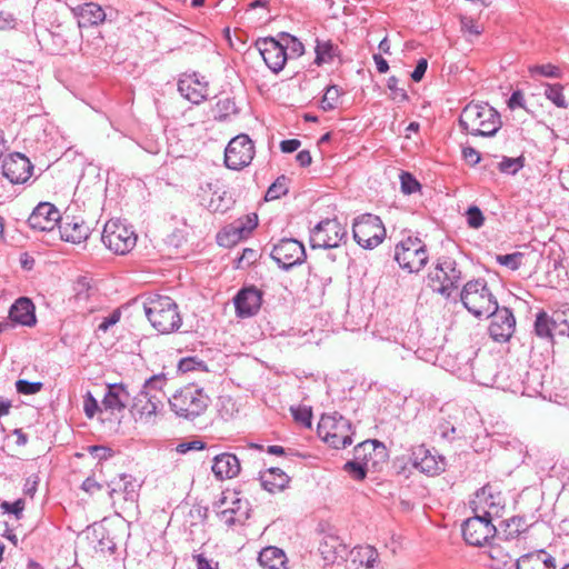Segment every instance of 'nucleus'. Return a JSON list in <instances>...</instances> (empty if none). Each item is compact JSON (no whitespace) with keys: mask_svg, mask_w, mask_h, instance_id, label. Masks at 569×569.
<instances>
[{"mask_svg":"<svg viewBox=\"0 0 569 569\" xmlns=\"http://www.w3.org/2000/svg\"><path fill=\"white\" fill-rule=\"evenodd\" d=\"M460 127L471 136L492 137L501 128L500 113L488 103H468L459 117Z\"/></svg>","mask_w":569,"mask_h":569,"instance_id":"f257e3e1","label":"nucleus"},{"mask_svg":"<svg viewBox=\"0 0 569 569\" xmlns=\"http://www.w3.org/2000/svg\"><path fill=\"white\" fill-rule=\"evenodd\" d=\"M144 315L161 335L177 331L182 325L178 305L168 296L152 295L143 302Z\"/></svg>","mask_w":569,"mask_h":569,"instance_id":"f03ea898","label":"nucleus"},{"mask_svg":"<svg viewBox=\"0 0 569 569\" xmlns=\"http://www.w3.org/2000/svg\"><path fill=\"white\" fill-rule=\"evenodd\" d=\"M460 300L463 307L473 316L480 318L489 316L497 309L498 301L492 295L485 279L468 281L460 291Z\"/></svg>","mask_w":569,"mask_h":569,"instance_id":"7ed1b4c3","label":"nucleus"},{"mask_svg":"<svg viewBox=\"0 0 569 569\" xmlns=\"http://www.w3.org/2000/svg\"><path fill=\"white\" fill-rule=\"evenodd\" d=\"M168 400L171 410L177 416L189 420L201 416L209 405V397L202 389L192 385L176 391Z\"/></svg>","mask_w":569,"mask_h":569,"instance_id":"20e7f679","label":"nucleus"},{"mask_svg":"<svg viewBox=\"0 0 569 569\" xmlns=\"http://www.w3.org/2000/svg\"><path fill=\"white\" fill-rule=\"evenodd\" d=\"M317 431L318 436L332 448L341 449L352 443V425L337 412L322 415Z\"/></svg>","mask_w":569,"mask_h":569,"instance_id":"39448f33","label":"nucleus"},{"mask_svg":"<svg viewBox=\"0 0 569 569\" xmlns=\"http://www.w3.org/2000/svg\"><path fill=\"white\" fill-rule=\"evenodd\" d=\"M101 240L117 254L130 252L137 243L134 230L120 220H109L103 228Z\"/></svg>","mask_w":569,"mask_h":569,"instance_id":"423d86ee","label":"nucleus"},{"mask_svg":"<svg viewBox=\"0 0 569 569\" xmlns=\"http://www.w3.org/2000/svg\"><path fill=\"white\" fill-rule=\"evenodd\" d=\"M352 234L359 246L373 249L382 242L386 229L378 216L366 213L355 219Z\"/></svg>","mask_w":569,"mask_h":569,"instance_id":"0eeeda50","label":"nucleus"},{"mask_svg":"<svg viewBox=\"0 0 569 569\" xmlns=\"http://www.w3.org/2000/svg\"><path fill=\"white\" fill-rule=\"evenodd\" d=\"M460 279L461 271L457 269L456 260L450 257H442L437 260L429 287L432 291L449 298L457 289Z\"/></svg>","mask_w":569,"mask_h":569,"instance_id":"6e6552de","label":"nucleus"},{"mask_svg":"<svg viewBox=\"0 0 569 569\" xmlns=\"http://www.w3.org/2000/svg\"><path fill=\"white\" fill-rule=\"evenodd\" d=\"M395 259L409 272H419L427 263L425 242L418 237H407L396 247Z\"/></svg>","mask_w":569,"mask_h":569,"instance_id":"1a4fd4ad","label":"nucleus"},{"mask_svg":"<svg viewBox=\"0 0 569 569\" xmlns=\"http://www.w3.org/2000/svg\"><path fill=\"white\" fill-rule=\"evenodd\" d=\"M471 509L473 513L497 522L505 513L506 501L500 491L485 486L476 492Z\"/></svg>","mask_w":569,"mask_h":569,"instance_id":"9d476101","label":"nucleus"},{"mask_svg":"<svg viewBox=\"0 0 569 569\" xmlns=\"http://www.w3.org/2000/svg\"><path fill=\"white\" fill-rule=\"evenodd\" d=\"M346 238L347 230L337 219H326L311 229L310 246L312 249L338 248Z\"/></svg>","mask_w":569,"mask_h":569,"instance_id":"9b49d317","label":"nucleus"},{"mask_svg":"<svg viewBox=\"0 0 569 569\" xmlns=\"http://www.w3.org/2000/svg\"><path fill=\"white\" fill-rule=\"evenodd\" d=\"M497 523L473 513L461 525L465 541L475 547H482L497 536Z\"/></svg>","mask_w":569,"mask_h":569,"instance_id":"f8f14e48","label":"nucleus"},{"mask_svg":"<svg viewBox=\"0 0 569 569\" xmlns=\"http://www.w3.org/2000/svg\"><path fill=\"white\" fill-rule=\"evenodd\" d=\"M253 142L247 134H239L230 140L224 151V163L229 169L240 170L253 159Z\"/></svg>","mask_w":569,"mask_h":569,"instance_id":"ddd939ff","label":"nucleus"},{"mask_svg":"<svg viewBox=\"0 0 569 569\" xmlns=\"http://www.w3.org/2000/svg\"><path fill=\"white\" fill-rule=\"evenodd\" d=\"M271 258L283 270L301 264L306 259V250L303 244L292 238H283L279 240L271 250Z\"/></svg>","mask_w":569,"mask_h":569,"instance_id":"4468645a","label":"nucleus"},{"mask_svg":"<svg viewBox=\"0 0 569 569\" xmlns=\"http://www.w3.org/2000/svg\"><path fill=\"white\" fill-rule=\"evenodd\" d=\"M533 333L537 338L552 345L555 333L569 336V322L563 315L553 317L541 310L536 315Z\"/></svg>","mask_w":569,"mask_h":569,"instance_id":"2eb2a0df","label":"nucleus"},{"mask_svg":"<svg viewBox=\"0 0 569 569\" xmlns=\"http://www.w3.org/2000/svg\"><path fill=\"white\" fill-rule=\"evenodd\" d=\"M492 311L488 316L491 318L488 328L490 338L500 343L509 341L516 330V318L512 311L507 307L499 308L498 305Z\"/></svg>","mask_w":569,"mask_h":569,"instance_id":"dca6fc26","label":"nucleus"},{"mask_svg":"<svg viewBox=\"0 0 569 569\" xmlns=\"http://www.w3.org/2000/svg\"><path fill=\"white\" fill-rule=\"evenodd\" d=\"M256 48L262 57L266 66L274 73H279L286 66L288 53L284 52L278 38H260L256 41Z\"/></svg>","mask_w":569,"mask_h":569,"instance_id":"f3484780","label":"nucleus"},{"mask_svg":"<svg viewBox=\"0 0 569 569\" xmlns=\"http://www.w3.org/2000/svg\"><path fill=\"white\" fill-rule=\"evenodd\" d=\"M257 226L258 216L256 213L247 214L219 232L217 236L218 243L224 247L236 244L241 239L247 238Z\"/></svg>","mask_w":569,"mask_h":569,"instance_id":"a211bd4d","label":"nucleus"},{"mask_svg":"<svg viewBox=\"0 0 569 569\" xmlns=\"http://www.w3.org/2000/svg\"><path fill=\"white\" fill-rule=\"evenodd\" d=\"M263 292L254 286L241 288L233 298L236 315L239 318L256 316L262 303Z\"/></svg>","mask_w":569,"mask_h":569,"instance_id":"6ab92c4d","label":"nucleus"},{"mask_svg":"<svg viewBox=\"0 0 569 569\" xmlns=\"http://www.w3.org/2000/svg\"><path fill=\"white\" fill-rule=\"evenodd\" d=\"M33 164L22 153H11L3 159L2 173L11 183H24L32 174Z\"/></svg>","mask_w":569,"mask_h":569,"instance_id":"aec40b11","label":"nucleus"},{"mask_svg":"<svg viewBox=\"0 0 569 569\" xmlns=\"http://www.w3.org/2000/svg\"><path fill=\"white\" fill-rule=\"evenodd\" d=\"M61 220L59 210L50 202H40L31 212L28 224L40 232L51 231Z\"/></svg>","mask_w":569,"mask_h":569,"instance_id":"412c9836","label":"nucleus"},{"mask_svg":"<svg viewBox=\"0 0 569 569\" xmlns=\"http://www.w3.org/2000/svg\"><path fill=\"white\" fill-rule=\"evenodd\" d=\"M163 408L161 402L154 396H149L147 391H139L132 399L131 412L136 419L146 423L154 422L157 413Z\"/></svg>","mask_w":569,"mask_h":569,"instance_id":"4be33fe9","label":"nucleus"},{"mask_svg":"<svg viewBox=\"0 0 569 569\" xmlns=\"http://www.w3.org/2000/svg\"><path fill=\"white\" fill-rule=\"evenodd\" d=\"M180 94L192 103H200L207 99L208 82L198 73L183 74L178 81Z\"/></svg>","mask_w":569,"mask_h":569,"instance_id":"5701e85b","label":"nucleus"},{"mask_svg":"<svg viewBox=\"0 0 569 569\" xmlns=\"http://www.w3.org/2000/svg\"><path fill=\"white\" fill-rule=\"evenodd\" d=\"M355 458L368 461V466L376 470L380 462H386L387 449L378 440H366L355 447Z\"/></svg>","mask_w":569,"mask_h":569,"instance_id":"b1692460","label":"nucleus"},{"mask_svg":"<svg viewBox=\"0 0 569 569\" xmlns=\"http://www.w3.org/2000/svg\"><path fill=\"white\" fill-rule=\"evenodd\" d=\"M319 551L326 562L335 563L346 559L348 547L337 535L326 533L320 541Z\"/></svg>","mask_w":569,"mask_h":569,"instance_id":"393cba45","label":"nucleus"},{"mask_svg":"<svg viewBox=\"0 0 569 569\" xmlns=\"http://www.w3.org/2000/svg\"><path fill=\"white\" fill-rule=\"evenodd\" d=\"M240 461L233 453L223 452L213 458L211 470L218 480L232 479L240 472Z\"/></svg>","mask_w":569,"mask_h":569,"instance_id":"a878e982","label":"nucleus"},{"mask_svg":"<svg viewBox=\"0 0 569 569\" xmlns=\"http://www.w3.org/2000/svg\"><path fill=\"white\" fill-rule=\"evenodd\" d=\"M72 11L78 19V28L80 30L92 26H98L106 20V13L103 9L93 2L80 4L73 8Z\"/></svg>","mask_w":569,"mask_h":569,"instance_id":"bb28decb","label":"nucleus"},{"mask_svg":"<svg viewBox=\"0 0 569 569\" xmlns=\"http://www.w3.org/2000/svg\"><path fill=\"white\" fill-rule=\"evenodd\" d=\"M130 400V393L123 383L108 385L107 392L102 399V406L106 410L122 411Z\"/></svg>","mask_w":569,"mask_h":569,"instance_id":"cd10ccee","label":"nucleus"},{"mask_svg":"<svg viewBox=\"0 0 569 569\" xmlns=\"http://www.w3.org/2000/svg\"><path fill=\"white\" fill-rule=\"evenodd\" d=\"M10 319L19 325L32 327L36 325V313L33 302L26 297L16 300L9 310Z\"/></svg>","mask_w":569,"mask_h":569,"instance_id":"c85d7f7f","label":"nucleus"},{"mask_svg":"<svg viewBox=\"0 0 569 569\" xmlns=\"http://www.w3.org/2000/svg\"><path fill=\"white\" fill-rule=\"evenodd\" d=\"M516 569H556V561L547 551L538 550L518 558Z\"/></svg>","mask_w":569,"mask_h":569,"instance_id":"c756f323","label":"nucleus"},{"mask_svg":"<svg viewBox=\"0 0 569 569\" xmlns=\"http://www.w3.org/2000/svg\"><path fill=\"white\" fill-rule=\"evenodd\" d=\"M59 224V231L61 239L67 242L80 243L82 240L88 238L89 228L83 221H78L76 218L61 219Z\"/></svg>","mask_w":569,"mask_h":569,"instance_id":"7c9ffc66","label":"nucleus"},{"mask_svg":"<svg viewBox=\"0 0 569 569\" xmlns=\"http://www.w3.org/2000/svg\"><path fill=\"white\" fill-rule=\"evenodd\" d=\"M497 537L505 540H512L519 537L528 528L526 520L522 517H511L509 519L500 518L497 522Z\"/></svg>","mask_w":569,"mask_h":569,"instance_id":"2f4dec72","label":"nucleus"},{"mask_svg":"<svg viewBox=\"0 0 569 569\" xmlns=\"http://www.w3.org/2000/svg\"><path fill=\"white\" fill-rule=\"evenodd\" d=\"M260 481L263 489L269 492H277L288 486L290 478L280 468H270L260 475Z\"/></svg>","mask_w":569,"mask_h":569,"instance_id":"473e14b6","label":"nucleus"},{"mask_svg":"<svg viewBox=\"0 0 569 569\" xmlns=\"http://www.w3.org/2000/svg\"><path fill=\"white\" fill-rule=\"evenodd\" d=\"M260 566L264 569H287V557L282 549L273 546L263 548L258 557Z\"/></svg>","mask_w":569,"mask_h":569,"instance_id":"72a5a7b5","label":"nucleus"},{"mask_svg":"<svg viewBox=\"0 0 569 569\" xmlns=\"http://www.w3.org/2000/svg\"><path fill=\"white\" fill-rule=\"evenodd\" d=\"M352 562L366 569H377L379 553L371 546H359L351 551Z\"/></svg>","mask_w":569,"mask_h":569,"instance_id":"f704fd0d","label":"nucleus"},{"mask_svg":"<svg viewBox=\"0 0 569 569\" xmlns=\"http://www.w3.org/2000/svg\"><path fill=\"white\" fill-rule=\"evenodd\" d=\"M232 503L238 505L237 509H222L218 512L220 521L227 527L241 525L248 518L247 510H241L242 502L240 499L233 500Z\"/></svg>","mask_w":569,"mask_h":569,"instance_id":"c9c22d12","label":"nucleus"},{"mask_svg":"<svg viewBox=\"0 0 569 569\" xmlns=\"http://www.w3.org/2000/svg\"><path fill=\"white\" fill-rule=\"evenodd\" d=\"M315 51H316L315 63L317 66H321L323 63H329L336 57L339 56L338 46L333 44L331 41L317 40V46H316Z\"/></svg>","mask_w":569,"mask_h":569,"instance_id":"e433bc0d","label":"nucleus"},{"mask_svg":"<svg viewBox=\"0 0 569 569\" xmlns=\"http://www.w3.org/2000/svg\"><path fill=\"white\" fill-rule=\"evenodd\" d=\"M278 40L281 43L284 52L288 53V59L298 58L303 54L305 47L302 42L295 36H291L287 32H280L278 34Z\"/></svg>","mask_w":569,"mask_h":569,"instance_id":"4c0bfd02","label":"nucleus"},{"mask_svg":"<svg viewBox=\"0 0 569 569\" xmlns=\"http://www.w3.org/2000/svg\"><path fill=\"white\" fill-rule=\"evenodd\" d=\"M118 491H122L124 493L126 500L133 501L137 497V490L134 485V479L132 476L127 473H121L119 476V486L111 487L109 490V497L112 499L114 497V493Z\"/></svg>","mask_w":569,"mask_h":569,"instance_id":"58836bf2","label":"nucleus"},{"mask_svg":"<svg viewBox=\"0 0 569 569\" xmlns=\"http://www.w3.org/2000/svg\"><path fill=\"white\" fill-rule=\"evenodd\" d=\"M166 382L167 379L164 375H154L144 381L140 391H147L149 396H154L161 402H163V399L166 398L163 392Z\"/></svg>","mask_w":569,"mask_h":569,"instance_id":"ea45409f","label":"nucleus"},{"mask_svg":"<svg viewBox=\"0 0 569 569\" xmlns=\"http://www.w3.org/2000/svg\"><path fill=\"white\" fill-rule=\"evenodd\" d=\"M427 459V448L423 443L419 446H415L410 449L408 455V463L416 470L421 473L426 472V468L423 466L425 460Z\"/></svg>","mask_w":569,"mask_h":569,"instance_id":"a19ab883","label":"nucleus"},{"mask_svg":"<svg viewBox=\"0 0 569 569\" xmlns=\"http://www.w3.org/2000/svg\"><path fill=\"white\" fill-rule=\"evenodd\" d=\"M343 470L355 480H363L367 476V472L369 470H372V468H370L368 466V461L365 462L362 460H357L355 458V460H351V461H348L345 463L343 466Z\"/></svg>","mask_w":569,"mask_h":569,"instance_id":"79ce46f5","label":"nucleus"},{"mask_svg":"<svg viewBox=\"0 0 569 569\" xmlns=\"http://www.w3.org/2000/svg\"><path fill=\"white\" fill-rule=\"evenodd\" d=\"M341 93H342V90L338 86H336V84L328 86L326 88L325 94L320 101V108L323 111L333 110L339 103V98H340Z\"/></svg>","mask_w":569,"mask_h":569,"instance_id":"37998d69","label":"nucleus"},{"mask_svg":"<svg viewBox=\"0 0 569 569\" xmlns=\"http://www.w3.org/2000/svg\"><path fill=\"white\" fill-rule=\"evenodd\" d=\"M433 437L451 442L457 437V429L451 421L440 418L435 428Z\"/></svg>","mask_w":569,"mask_h":569,"instance_id":"c03bdc74","label":"nucleus"},{"mask_svg":"<svg viewBox=\"0 0 569 569\" xmlns=\"http://www.w3.org/2000/svg\"><path fill=\"white\" fill-rule=\"evenodd\" d=\"M288 192V178L279 177L267 190L264 199L267 201L279 199Z\"/></svg>","mask_w":569,"mask_h":569,"instance_id":"a18cd8bd","label":"nucleus"},{"mask_svg":"<svg viewBox=\"0 0 569 569\" xmlns=\"http://www.w3.org/2000/svg\"><path fill=\"white\" fill-rule=\"evenodd\" d=\"M525 166V158L522 156L517 158L502 157L498 164L500 172L506 174H516Z\"/></svg>","mask_w":569,"mask_h":569,"instance_id":"49530a36","label":"nucleus"},{"mask_svg":"<svg viewBox=\"0 0 569 569\" xmlns=\"http://www.w3.org/2000/svg\"><path fill=\"white\" fill-rule=\"evenodd\" d=\"M563 88L561 84H547L545 96L548 100L555 103L558 108H567V101L562 92Z\"/></svg>","mask_w":569,"mask_h":569,"instance_id":"de8ad7c7","label":"nucleus"},{"mask_svg":"<svg viewBox=\"0 0 569 569\" xmlns=\"http://www.w3.org/2000/svg\"><path fill=\"white\" fill-rule=\"evenodd\" d=\"M522 259H523L522 252H513V253H509V254H498L496 257V261L499 264L505 266L512 271L519 269V267L522 263Z\"/></svg>","mask_w":569,"mask_h":569,"instance_id":"09e8293b","label":"nucleus"},{"mask_svg":"<svg viewBox=\"0 0 569 569\" xmlns=\"http://www.w3.org/2000/svg\"><path fill=\"white\" fill-rule=\"evenodd\" d=\"M460 24H461V31L470 39L472 37H479L483 31V28L481 27V24H479L477 21H475L470 17H462L460 20Z\"/></svg>","mask_w":569,"mask_h":569,"instance_id":"8fccbe9b","label":"nucleus"},{"mask_svg":"<svg viewBox=\"0 0 569 569\" xmlns=\"http://www.w3.org/2000/svg\"><path fill=\"white\" fill-rule=\"evenodd\" d=\"M17 391L21 395H36L43 388V383L40 381H28L20 379L16 382Z\"/></svg>","mask_w":569,"mask_h":569,"instance_id":"3c124183","label":"nucleus"},{"mask_svg":"<svg viewBox=\"0 0 569 569\" xmlns=\"http://www.w3.org/2000/svg\"><path fill=\"white\" fill-rule=\"evenodd\" d=\"M401 190L406 194H411L421 188L417 179L409 172H402L400 174Z\"/></svg>","mask_w":569,"mask_h":569,"instance_id":"603ef678","label":"nucleus"},{"mask_svg":"<svg viewBox=\"0 0 569 569\" xmlns=\"http://www.w3.org/2000/svg\"><path fill=\"white\" fill-rule=\"evenodd\" d=\"M531 74H540L546 78H560L561 71L557 66H553L551 63L541 64V66H535L530 68Z\"/></svg>","mask_w":569,"mask_h":569,"instance_id":"864d4df0","label":"nucleus"},{"mask_svg":"<svg viewBox=\"0 0 569 569\" xmlns=\"http://www.w3.org/2000/svg\"><path fill=\"white\" fill-rule=\"evenodd\" d=\"M466 216H467L468 226L470 228L478 229L485 222V217H483L481 210L476 206H471L467 210Z\"/></svg>","mask_w":569,"mask_h":569,"instance_id":"5fc2aeb1","label":"nucleus"},{"mask_svg":"<svg viewBox=\"0 0 569 569\" xmlns=\"http://www.w3.org/2000/svg\"><path fill=\"white\" fill-rule=\"evenodd\" d=\"M291 412L297 422H300L306 428L311 427L312 412L310 408H291Z\"/></svg>","mask_w":569,"mask_h":569,"instance_id":"6e6d98bb","label":"nucleus"},{"mask_svg":"<svg viewBox=\"0 0 569 569\" xmlns=\"http://www.w3.org/2000/svg\"><path fill=\"white\" fill-rule=\"evenodd\" d=\"M446 458L441 455L432 456L429 451V476H438L446 470Z\"/></svg>","mask_w":569,"mask_h":569,"instance_id":"4d7b16f0","label":"nucleus"},{"mask_svg":"<svg viewBox=\"0 0 569 569\" xmlns=\"http://www.w3.org/2000/svg\"><path fill=\"white\" fill-rule=\"evenodd\" d=\"M490 558L492 561H498L497 565L492 563L491 567L495 569H500V565L507 566L512 562V557L508 553L502 555V551L500 548L491 547L490 549Z\"/></svg>","mask_w":569,"mask_h":569,"instance_id":"13d9d810","label":"nucleus"},{"mask_svg":"<svg viewBox=\"0 0 569 569\" xmlns=\"http://www.w3.org/2000/svg\"><path fill=\"white\" fill-rule=\"evenodd\" d=\"M17 17L8 10H0V30H11L17 26Z\"/></svg>","mask_w":569,"mask_h":569,"instance_id":"bf43d9fd","label":"nucleus"},{"mask_svg":"<svg viewBox=\"0 0 569 569\" xmlns=\"http://www.w3.org/2000/svg\"><path fill=\"white\" fill-rule=\"evenodd\" d=\"M83 409L84 413L88 418H92L96 412L99 410V405L97 399L92 396L91 392H87L83 400Z\"/></svg>","mask_w":569,"mask_h":569,"instance_id":"052dcab7","label":"nucleus"},{"mask_svg":"<svg viewBox=\"0 0 569 569\" xmlns=\"http://www.w3.org/2000/svg\"><path fill=\"white\" fill-rule=\"evenodd\" d=\"M206 445L201 440H192L188 442H181L177 446L176 450L178 453H187L192 450H202L204 449Z\"/></svg>","mask_w":569,"mask_h":569,"instance_id":"680f3d73","label":"nucleus"},{"mask_svg":"<svg viewBox=\"0 0 569 569\" xmlns=\"http://www.w3.org/2000/svg\"><path fill=\"white\" fill-rule=\"evenodd\" d=\"M120 316L121 313L119 310L112 311L111 315H109L102 320V322L98 326V329L103 332L108 331L110 327H112L120 320Z\"/></svg>","mask_w":569,"mask_h":569,"instance_id":"e2e57ef3","label":"nucleus"},{"mask_svg":"<svg viewBox=\"0 0 569 569\" xmlns=\"http://www.w3.org/2000/svg\"><path fill=\"white\" fill-rule=\"evenodd\" d=\"M462 157L466 160V162H468L471 166H475V164L479 163V161L481 159L479 151H477L472 147L463 148L462 149Z\"/></svg>","mask_w":569,"mask_h":569,"instance_id":"0e129e2a","label":"nucleus"},{"mask_svg":"<svg viewBox=\"0 0 569 569\" xmlns=\"http://www.w3.org/2000/svg\"><path fill=\"white\" fill-rule=\"evenodd\" d=\"M1 507L10 512L13 513L17 518H20V515L23 511L24 502L21 499H18L17 501L10 503V502H3Z\"/></svg>","mask_w":569,"mask_h":569,"instance_id":"69168bd1","label":"nucleus"},{"mask_svg":"<svg viewBox=\"0 0 569 569\" xmlns=\"http://www.w3.org/2000/svg\"><path fill=\"white\" fill-rule=\"evenodd\" d=\"M81 489L90 495H93L102 489V485L99 483L93 477H88L82 482Z\"/></svg>","mask_w":569,"mask_h":569,"instance_id":"338daca9","label":"nucleus"},{"mask_svg":"<svg viewBox=\"0 0 569 569\" xmlns=\"http://www.w3.org/2000/svg\"><path fill=\"white\" fill-rule=\"evenodd\" d=\"M197 569H218V562L207 559L202 553L196 555L194 557Z\"/></svg>","mask_w":569,"mask_h":569,"instance_id":"774afa93","label":"nucleus"}]
</instances>
